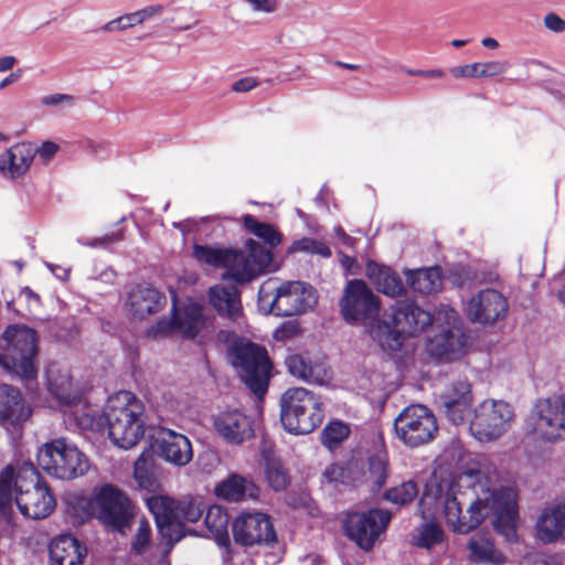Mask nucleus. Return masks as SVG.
Returning a JSON list of instances; mask_svg holds the SVG:
<instances>
[{
  "label": "nucleus",
  "mask_w": 565,
  "mask_h": 565,
  "mask_svg": "<svg viewBox=\"0 0 565 565\" xmlns=\"http://www.w3.org/2000/svg\"><path fill=\"white\" fill-rule=\"evenodd\" d=\"M484 497H477L470 502L467 514L462 513V503L458 500L454 484L440 482L436 484L434 500L443 505L447 524L454 532L469 533L475 530L490 513L493 526L508 542L516 540L518 505L516 493L510 487L498 489L487 488Z\"/></svg>",
  "instance_id": "obj_1"
},
{
  "label": "nucleus",
  "mask_w": 565,
  "mask_h": 565,
  "mask_svg": "<svg viewBox=\"0 0 565 565\" xmlns=\"http://www.w3.org/2000/svg\"><path fill=\"white\" fill-rule=\"evenodd\" d=\"M77 426L87 430H99L105 422L110 441L120 449H131L139 444L146 433L145 406L132 393L121 391L110 396L104 416L83 412L75 413Z\"/></svg>",
  "instance_id": "obj_2"
},
{
  "label": "nucleus",
  "mask_w": 565,
  "mask_h": 565,
  "mask_svg": "<svg viewBox=\"0 0 565 565\" xmlns=\"http://www.w3.org/2000/svg\"><path fill=\"white\" fill-rule=\"evenodd\" d=\"M247 253L242 250L194 244L193 257L201 264L225 268L224 280L249 282L264 274L271 263V252L254 239L246 242Z\"/></svg>",
  "instance_id": "obj_3"
},
{
  "label": "nucleus",
  "mask_w": 565,
  "mask_h": 565,
  "mask_svg": "<svg viewBox=\"0 0 565 565\" xmlns=\"http://www.w3.org/2000/svg\"><path fill=\"white\" fill-rule=\"evenodd\" d=\"M390 321L381 319L369 327L370 337L383 350H398L405 337H415L433 322L431 315L414 301L399 300L391 307Z\"/></svg>",
  "instance_id": "obj_4"
},
{
  "label": "nucleus",
  "mask_w": 565,
  "mask_h": 565,
  "mask_svg": "<svg viewBox=\"0 0 565 565\" xmlns=\"http://www.w3.org/2000/svg\"><path fill=\"white\" fill-rule=\"evenodd\" d=\"M77 507L82 510L81 519L95 518L106 527L126 533L136 514L130 499L117 487L104 484L89 498H79Z\"/></svg>",
  "instance_id": "obj_5"
},
{
  "label": "nucleus",
  "mask_w": 565,
  "mask_h": 565,
  "mask_svg": "<svg viewBox=\"0 0 565 565\" xmlns=\"http://www.w3.org/2000/svg\"><path fill=\"white\" fill-rule=\"evenodd\" d=\"M147 507L156 520L160 535L168 539L171 544L184 536L183 523L198 522L205 510L201 500L177 501L164 495L148 498Z\"/></svg>",
  "instance_id": "obj_6"
},
{
  "label": "nucleus",
  "mask_w": 565,
  "mask_h": 565,
  "mask_svg": "<svg viewBox=\"0 0 565 565\" xmlns=\"http://www.w3.org/2000/svg\"><path fill=\"white\" fill-rule=\"evenodd\" d=\"M323 417L319 396L307 388H289L280 397V422L290 434H310L322 423Z\"/></svg>",
  "instance_id": "obj_7"
},
{
  "label": "nucleus",
  "mask_w": 565,
  "mask_h": 565,
  "mask_svg": "<svg viewBox=\"0 0 565 565\" xmlns=\"http://www.w3.org/2000/svg\"><path fill=\"white\" fill-rule=\"evenodd\" d=\"M258 300L262 307L268 306L269 313L292 317L312 309L318 297L312 286L301 281H286L276 287L267 280L259 288Z\"/></svg>",
  "instance_id": "obj_8"
},
{
  "label": "nucleus",
  "mask_w": 565,
  "mask_h": 565,
  "mask_svg": "<svg viewBox=\"0 0 565 565\" xmlns=\"http://www.w3.org/2000/svg\"><path fill=\"white\" fill-rule=\"evenodd\" d=\"M14 501L21 514L34 520L49 516L55 508L54 495L31 462L17 468Z\"/></svg>",
  "instance_id": "obj_9"
},
{
  "label": "nucleus",
  "mask_w": 565,
  "mask_h": 565,
  "mask_svg": "<svg viewBox=\"0 0 565 565\" xmlns=\"http://www.w3.org/2000/svg\"><path fill=\"white\" fill-rule=\"evenodd\" d=\"M2 340L6 343L11 375L19 377L26 384L35 381L39 354L36 331L25 324H10L4 329Z\"/></svg>",
  "instance_id": "obj_10"
},
{
  "label": "nucleus",
  "mask_w": 565,
  "mask_h": 565,
  "mask_svg": "<svg viewBox=\"0 0 565 565\" xmlns=\"http://www.w3.org/2000/svg\"><path fill=\"white\" fill-rule=\"evenodd\" d=\"M233 367L241 380L257 396L268 387L271 364L265 348L250 341H235L228 349Z\"/></svg>",
  "instance_id": "obj_11"
},
{
  "label": "nucleus",
  "mask_w": 565,
  "mask_h": 565,
  "mask_svg": "<svg viewBox=\"0 0 565 565\" xmlns=\"http://www.w3.org/2000/svg\"><path fill=\"white\" fill-rule=\"evenodd\" d=\"M38 465L50 476L70 480L83 476L88 470V460L78 448L57 438L45 443L38 450Z\"/></svg>",
  "instance_id": "obj_12"
},
{
  "label": "nucleus",
  "mask_w": 565,
  "mask_h": 565,
  "mask_svg": "<svg viewBox=\"0 0 565 565\" xmlns=\"http://www.w3.org/2000/svg\"><path fill=\"white\" fill-rule=\"evenodd\" d=\"M514 418L512 406L502 399H484L473 409L469 429L481 443L499 439L510 428Z\"/></svg>",
  "instance_id": "obj_13"
},
{
  "label": "nucleus",
  "mask_w": 565,
  "mask_h": 565,
  "mask_svg": "<svg viewBox=\"0 0 565 565\" xmlns=\"http://www.w3.org/2000/svg\"><path fill=\"white\" fill-rule=\"evenodd\" d=\"M397 438L411 448L429 443L437 433L438 426L434 414L424 405L415 404L405 407L394 420Z\"/></svg>",
  "instance_id": "obj_14"
},
{
  "label": "nucleus",
  "mask_w": 565,
  "mask_h": 565,
  "mask_svg": "<svg viewBox=\"0 0 565 565\" xmlns=\"http://www.w3.org/2000/svg\"><path fill=\"white\" fill-rule=\"evenodd\" d=\"M343 319L349 323H363L369 327L380 320V301L367 285L361 279L348 281L340 300Z\"/></svg>",
  "instance_id": "obj_15"
},
{
  "label": "nucleus",
  "mask_w": 565,
  "mask_h": 565,
  "mask_svg": "<svg viewBox=\"0 0 565 565\" xmlns=\"http://www.w3.org/2000/svg\"><path fill=\"white\" fill-rule=\"evenodd\" d=\"M392 514L382 509L367 512H349L344 522L345 534L365 551L371 550L385 531Z\"/></svg>",
  "instance_id": "obj_16"
},
{
  "label": "nucleus",
  "mask_w": 565,
  "mask_h": 565,
  "mask_svg": "<svg viewBox=\"0 0 565 565\" xmlns=\"http://www.w3.org/2000/svg\"><path fill=\"white\" fill-rule=\"evenodd\" d=\"M536 437L553 441L565 433V394L554 398L539 399L529 417Z\"/></svg>",
  "instance_id": "obj_17"
},
{
  "label": "nucleus",
  "mask_w": 565,
  "mask_h": 565,
  "mask_svg": "<svg viewBox=\"0 0 565 565\" xmlns=\"http://www.w3.org/2000/svg\"><path fill=\"white\" fill-rule=\"evenodd\" d=\"M509 310L507 297L494 288H484L473 295L467 302V318L483 326H492L505 318Z\"/></svg>",
  "instance_id": "obj_18"
},
{
  "label": "nucleus",
  "mask_w": 565,
  "mask_h": 565,
  "mask_svg": "<svg viewBox=\"0 0 565 565\" xmlns=\"http://www.w3.org/2000/svg\"><path fill=\"white\" fill-rule=\"evenodd\" d=\"M233 536L244 546L276 542V532L269 516L260 512L239 514L233 523Z\"/></svg>",
  "instance_id": "obj_19"
},
{
  "label": "nucleus",
  "mask_w": 565,
  "mask_h": 565,
  "mask_svg": "<svg viewBox=\"0 0 565 565\" xmlns=\"http://www.w3.org/2000/svg\"><path fill=\"white\" fill-rule=\"evenodd\" d=\"M472 401L471 384L467 379L451 382L439 395L440 408L454 425H461L467 420L471 414Z\"/></svg>",
  "instance_id": "obj_20"
},
{
  "label": "nucleus",
  "mask_w": 565,
  "mask_h": 565,
  "mask_svg": "<svg viewBox=\"0 0 565 565\" xmlns=\"http://www.w3.org/2000/svg\"><path fill=\"white\" fill-rule=\"evenodd\" d=\"M215 431L228 444L238 445L253 436L252 419L239 409H228L213 416Z\"/></svg>",
  "instance_id": "obj_21"
},
{
  "label": "nucleus",
  "mask_w": 565,
  "mask_h": 565,
  "mask_svg": "<svg viewBox=\"0 0 565 565\" xmlns=\"http://www.w3.org/2000/svg\"><path fill=\"white\" fill-rule=\"evenodd\" d=\"M160 457L167 462L183 467L193 458L189 438L168 428H161L157 438Z\"/></svg>",
  "instance_id": "obj_22"
},
{
  "label": "nucleus",
  "mask_w": 565,
  "mask_h": 565,
  "mask_svg": "<svg viewBox=\"0 0 565 565\" xmlns=\"http://www.w3.org/2000/svg\"><path fill=\"white\" fill-rule=\"evenodd\" d=\"M34 161L32 142H17L0 153V174L17 180L24 177Z\"/></svg>",
  "instance_id": "obj_23"
},
{
  "label": "nucleus",
  "mask_w": 565,
  "mask_h": 565,
  "mask_svg": "<svg viewBox=\"0 0 565 565\" xmlns=\"http://www.w3.org/2000/svg\"><path fill=\"white\" fill-rule=\"evenodd\" d=\"M466 339L459 329H446L430 338L427 342V353L438 363H447L463 354Z\"/></svg>",
  "instance_id": "obj_24"
},
{
  "label": "nucleus",
  "mask_w": 565,
  "mask_h": 565,
  "mask_svg": "<svg viewBox=\"0 0 565 565\" xmlns=\"http://www.w3.org/2000/svg\"><path fill=\"white\" fill-rule=\"evenodd\" d=\"M167 303L166 296L150 285H137L128 294L126 307L136 318L159 312Z\"/></svg>",
  "instance_id": "obj_25"
},
{
  "label": "nucleus",
  "mask_w": 565,
  "mask_h": 565,
  "mask_svg": "<svg viewBox=\"0 0 565 565\" xmlns=\"http://www.w3.org/2000/svg\"><path fill=\"white\" fill-rule=\"evenodd\" d=\"M46 380L49 391L60 401L61 404L74 408L72 415L75 417L82 415L83 397L72 388V379L67 370L60 369L56 364H51L46 370Z\"/></svg>",
  "instance_id": "obj_26"
},
{
  "label": "nucleus",
  "mask_w": 565,
  "mask_h": 565,
  "mask_svg": "<svg viewBox=\"0 0 565 565\" xmlns=\"http://www.w3.org/2000/svg\"><path fill=\"white\" fill-rule=\"evenodd\" d=\"M209 302L218 316L239 322L243 316L241 292L234 286L214 285L207 292Z\"/></svg>",
  "instance_id": "obj_27"
},
{
  "label": "nucleus",
  "mask_w": 565,
  "mask_h": 565,
  "mask_svg": "<svg viewBox=\"0 0 565 565\" xmlns=\"http://www.w3.org/2000/svg\"><path fill=\"white\" fill-rule=\"evenodd\" d=\"M537 537L544 543L565 539V502L546 507L536 522Z\"/></svg>",
  "instance_id": "obj_28"
},
{
  "label": "nucleus",
  "mask_w": 565,
  "mask_h": 565,
  "mask_svg": "<svg viewBox=\"0 0 565 565\" xmlns=\"http://www.w3.org/2000/svg\"><path fill=\"white\" fill-rule=\"evenodd\" d=\"M87 550L73 535H60L50 545L51 565H81Z\"/></svg>",
  "instance_id": "obj_29"
},
{
  "label": "nucleus",
  "mask_w": 565,
  "mask_h": 565,
  "mask_svg": "<svg viewBox=\"0 0 565 565\" xmlns=\"http://www.w3.org/2000/svg\"><path fill=\"white\" fill-rule=\"evenodd\" d=\"M215 494L227 502H241L257 498L258 488L252 479L232 473L216 484Z\"/></svg>",
  "instance_id": "obj_30"
},
{
  "label": "nucleus",
  "mask_w": 565,
  "mask_h": 565,
  "mask_svg": "<svg viewBox=\"0 0 565 565\" xmlns=\"http://www.w3.org/2000/svg\"><path fill=\"white\" fill-rule=\"evenodd\" d=\"M366 275L376 290L388 297L395 298L406 292L402 278L387 266L371 262L366 265Z\"/></svg>",
  "instance_id": "obj_31"
},
{
  "label": "nucleus",
  "mask_w": 565,
  "mask_h": 565,
  "mask_svg": "<svg viewBox=\"0 0 565 565\" xmlns=\"http://www.w3.org/2000/svg\"><path fill=\"white\" fill-rule=\"evenodd\" d=\"M29 416L30 409L24 406L20 391L8 384H0V420L19 424Z\"/></svg>",
  "instance_id": "obj_32"
},
{
  "label": "nucleus",
  "mask_w": 565,
  "mask_h": 565,
  "mask_svg": "<svg viewBox=\"0 0 565 565\" xmlns=\"http://www.w3.org/2000/svg\"><path fill=\"white\" fill-rule=\"evenodd\" d=\"M404 274L412 290L420 295L436 292L441 286L438 267L407 269Z\"/></svg>",
  "instance_id": "obj_33"
},
{
  "label": "nucleus",
  "mask_w": 565,
  "mask_h": 565,
  "mask_svg": "<svg viewBox=\"0 0 565 565\" xmlns=\"http://www.w3.org/2000/svg\"><path fill=\"white\" fill-rule=\"evenodd\" d=\"M177 331L183 337L194 338L204 324L202 306L189 303L174 316Z\"/></svg>",
  "instance_id": "obj_34"
},
{
  "label": "nucleus",
  "mask_w": 565,
  "mask_h": 565,
  "mask_svg": "<svg viewBox=\"0 0 565 565\" xmlns=\"http://www.w3.org/2000/svg\"><path fill=\"white\" fill-rule=\"evenodd\" d=\"M288 371L295 377L307 383L322 384L324 382L326 372L319 364L307 362L301 355L295 354L286 359Z\"/></svg>",
  "instance_id": "obj_35"
},
{
  "label": "nucleus",
  "mask_w": 565,
  "mask_h": 565,
  "mask_svg": "<svg viewBox=\"0 0 565 565\" xmlns=\"http://www.w3.org/2000/svg\"><path fill=\"white\" fill-rule=\"evenodd\" d=\"M471 557L478 563L502 565L505 562L503 554L486 537H472L469 542Z\"/></svg>",
  "instance_id": "obj_36"
},
{
  "label": "nucleus",
  "mask_w": 565,
  "mask_h": 565,
  "mask_svg": "<svg viewBox=\"0 0 565 565\" xmlns=\"http://www.w3.org/2000/svg\"><path fill=\"white\" fill-rule=\"evenodd\" d=\"M17 469L8 465L0 471V519L12 510L13 493L15 494Z\"/></svg>",
  "instance_id": "obj_37"
},
{
  "label": "nucleus",
  "mask_w": 565,
  "mask_h": 565,
  "mask_svg": "<svg viewBox=\"0 0 565 565\" xmlns=\"http://www.w3.org/2000/svg\"><path fill=\"white\" fill-rule=\"evenodd\" d=\"M228 521L230 518L227 513L218 505L210 507L204 519L206 527L218 543L228 541Z\"/></svg>",
  "instance_id": "obj_38"
},
{
  "label": "nucleus",
  "mask_w": 565,
  "mask_h": 565,
  "mask_svg": "<svg viewBox=\"0 0 565 565\" xmlns=\"http://www.w3.org/2000/svg\"><path fill=\"white\" fill-rule=\"evenodd\" d=\"M388 477V457L385 451H379L369 458V478L372 490L379 491Z\"/></svg>",
  "instance_id": "obj_39"
},
{
  "label": "nucleus",
  "mask_w": 565,
  "mask_h": 565,
  "mask_svg": "<svg viewBox=\"0 0 565 565\" xmlns=\"http://www.w3.org/2000/svg\"><path fill=\"white\" fill-rule=\"evenodd\" d=\"M265 476L269 487L275 491L287 489L290 479L280 460L265 457Z\"/></svg>",
  "instance_id": "obj_40"
},
{
  "label": "nucleus",
  "mask_w": 565,
  "mask_h": 565,
  "mask_svg": "<svg viewBox=\"0 0 565 565\" xmlns=\"http://www.w3.org/2000/svg\"><path fill=\"white\" fill-rule=\"evenodd\" d=\"M243 223L246 230L262 238L266 244L269 245L270 248L279 245L281 237L273 225L260 223L249 214L244 215Z\"/></svg>",
  "instance_id": "obj_41"
},
{
  "label": "nucleus",
  "mask_w": 565,
  "mask_h": 565,
  "mask_svg": "<svg viewBox=\"0 0 565 565\" xmlns=\"http://www.w3.org/2000/svg\"><path fill=\"white\" fill-rule=\"evenodd\" d=\"M350 427L341 420L330 422L321 433V443L329 450H334L349 437Z\"/></svg>",
  "instance_id": "obj_42"
},
{
  "label": "nucleus",
  "mask_w": 565,
  "mask_h": 565,
  "mask_svg": "<svg viewBox=\"0 0 565 565\" xmlns=\"http://www.w3.org/2000/svg\"><path fill=\"white\" fill-rule=\"evenodd\" d=\"M418 491L417 483L409 480L387 490L384 498L394 504L405 505L411 503L418 495Z\"/></svg>",
  "instance_id": "obj_43"
},
{
  "label": "nucleus",
  "mask_w": 565,
  "mask_h": 565,
  "mask_svg": "<svg viewBox=\"0 0 565 565\" xmlns=\"http://www.w3.org/2000/svg\"><path fill=\"white\" fill-rule=\"evenodd\" d=\"M414 544L418 547L430 548L443 540V530L434 522L422 524L414 536Z\"/></svg>",
  "instance_id": "obj_44"
},
{
  "label": "nucleus",
  "mask_w": 565,
  "mask_h": 565,
  "mask_svg": "<svg viewBox=\"0 0 565 565\" xmlns=\"http://www.w3.org/2000/svg\"><path fill=\"white\" fill-rule=\"evenodd\" d=\"M151 543V527L149 522L142 518L139 520L138 529L131 541V551L135 554H143Z\"/></svg>",
  "instance_id": "obj_45"
},
{
  "label": "nucleus",
  "mask_w": 565,
  "mask_h": 565,
  "mask_svg": "<svg viewBox=\"0 0 565 565\" xmlns=\"http://www.w3.org/2000/svg\"><path fill=\"white\" fill-rule=\"evenodd\" d=\"M134 476L138 484L146 489L151 490L156 483L152 473L149 470L148 458L145 454H141L135 462Z\"/></svg>",
  "instance_id": "obj_46"
},
{
  "label": "nucleus",
  "mask_w": 565,
  "mask_h": 565,
  "mask_svg": "<svg viewBox=\"0 0 565 565\" xmlns=\"http://www.w3.org/2000/svg\"><path fill=\"white\" fill-rule=\"evenodd\" d=\"M290 249L292 252H303L309 254H317L322 257H330V248L322 242L310 237H303L292 243Z\"/></svg>",
  "instance_id": "obj_47"
},
{
  "label": "nucleus",
  "mask_w": 565,
  "mask_h": 565,
  "mask_svg": "<svg viewBox=\"0 0 565 565\" xmlns=\"http://www.w3.org/2000/svg\"><path fill=\"white\" fill-rule=\"evenodd\" d=\"M138 25L135 12L122 14L102 26V31L113 33L122 32Z\"/></svg>",
  "instance_id": "obj_48"
},
{
  "label": "nucleus",
  "mask_w": 565,
  "mask_h": 565,
  "mask_svg": "<svg viewBox=\"0 0 565 565\" xmlns=\"http://www.w3.org/2000/svg\"><path fill=\"white\" fill-rule=\"evenodd\" d=\"M509 68L505 61H491L478 63V77H493L503 74Z\"/></svg>",
  "instance_id": "obj_49"
},
{
  "label": "nucleus",
  "mask_w": 565,
  "mask_h": 565,
  "mask_svg": "<svg viewBox=\"0 0 565 565\" xmlns=\"http://www.w3.org/2000/svg\"><path fill=\"white\" fill-rule=\"evenodd\" d=\"M75 103V97L68 94H51L41 98V105L45 107L67 106L72 107Z\"/></svg>",
  "instance_id": "obj_50"
},
{
  "label": "nucleus",
  "mask_w": 565,
  "mask_h": 565,
  "mask_svg": "<svg viewBox=\"0 0 565 565\" xmlns=\"http://www.w3.org/2000/svg\"><path fill=\"white\" fill-rule=\"evenodd\" d=\"M60 147L53 141H44L41 146L33 143L34 158L38 156L42 163L46 164L57 153Z\"/></svg>",
  "instance_id": "obj_51"
},
{
  "label": "nucleus",
  "mask_w": 565,
  "mask_h": 565,
  "mask_svg": "<svg viewBox=\"0 0 565 565\" xmlns=\"http://www.w3.org/2000/svg\"><path fill=\"white\" fill-rule=\"evenodd\" d=\"M177 331V324L174 317L171 320L160 319L157 323L150 327L147 331L148 337L157 338L160 335H166Z\"/></svg>",
  "instance_id": "obj_52"
},
{
  "label": "nucleus",
  "mask_w": 565,
  "mask_h": 565,
  "mask_svg": "<svg viewBox=\"0 0 565 565\" xmlns=\"http://www.w3.org/2000/svg\"><path fill=\"white\" fill-rule=\"evenodd\" d=\"M254 12L274 13L279 9L278 0H244Z\"/></svg>",
  "instance_id": "obj_53"
},
{
  "label": "nucleus",
  "mask_w": 565,
  "mask_h": 565,
  "mask_svg": "<svg viewBox=\"0 0 565 565\" xmlns=\"http://www.w3.org/2000/svg\"><path fill=\"white\" fill-rule=\"evenodd\" d=\"M163 12V7L160 4H153L145 7L138 11H135V15L138 22V25L145 23L146 21L151 20L160 15Z\"/></svg>",
  "instance_id": "obj_54"
},
{
  "label": "nucleus",
  "mask_w": 565,
  "mask_h": 565,
  "mask_svg": "<svg viewBox=\"0 0 565 565\" xmlns=\"http://www.w3.org/2000/svg\"><path fill=\"white\" fill-rule=\"evenodd\" d=\"M345 469L339 465L332 463L328 466L323 471V478L332 483V482H344Z\"/></svg>",
  "instance_id": "obj_55"
},
{
  "label": "nucleus",
  "mask_w": 565,
  "mask_h": 565,
  "mask_svg": "<svg viewBox=\"0 0 565 565\" xmlns=\"http://www.w3.org/2000/svg\"><path fill=\"white\" fill-rule=\"evenodd\" d=\"M121 239V233H113L110 235H105L103 237L94 238L87 243L82 242L78 239L77 242L82 245L89 246V247H106L113 242H117Z\"/></svg>",
  "instance_id": "obj_56"
},
{
  "label": "nucleus",
  "mask_w": 565,
  "mask_h": 565,
  "mask_svg": "<svg viewBox=\"0 0 565 565\" xmlns=\"http://www.w3.org/2000/svg\"><path fill=\"white\" fill-rule=\"evenodd\" d=\"M258 81L253 76L243 77L232 84V90L236 93H247L258 86Z\"/></svg>",
  "instance_id": "obj_57"
},
{
  "label": "nucleus",
  "mask_w": 565,
  "mask_h": 565,
  "mask_svg": "<svg viewBox=\"0 0 565 565\" xmlns=\"http://www.w3.org/2000/svg\"><path fill=\"white\" fill-rule=\"evenodd\" d=\"M544 25L556 33L565 31V21L555 13H548L545 15Z\"/></svg>",
  "instance_id": "obj_58"
},
{
  "label": "nucleus",
  "mask_w": 565,
  "mask_h": 565,
  "mask_svg": "<svg viewBox=\"0 0 565 565\" xmlns=\"http://www.w3.org/2000/svg\"><path fill=\"white\" fill-rule=\"evenodd\" d=\"M450 72L454 77H478V63L456 66Z\"/></svg>",
  "instance_id": "obj_59"
},
{
  "label": "nucleus",
  "mask_w": 565,
  "mask_h": 565,
  "mask_svg": "<svg viewBox=\"0 0 565 565\" xmlns=\"http://www.w3.org/2000/svg\"><path fill=\"white\" fill-rule=\"evenodd\" d=\"M403 71L407 75L412 76H423L428 78H439L445 75V73L441 70H412V68H403Z\"/></svg>",
  "instance_id": "obj_60"
},
{
  "label": "nucleus",
  "mask_w": 565,
  "mask_h": 565,
  "mask_svg": "<svg viewBox=\"0 0 565 565\" xmlns=\"http://www.w3.org/2000/svg\"><path fill=\"white\" fill-rule=\"evenodd\" d=\"M198 223L199 222L195 218H185L180 222H174L173 226L179 228L182 234L185 235L186 233L192 232L198 226Z\"/></svg>",
  "instance_id": "obj_61"
},
{
  "label": "nucleus",
  "mask_w": 565,
  "mask_h": 565,
  "mask_svg": "<svg viewBox=\"0 0 565 565\" xmlns=\"http://www.w3.org/2000/svg\"><path fill=\"white\" fill-rule=\"evenodd\" d=\"M17 63V58L12 55L0 57V73H4L13 68Z\"/></svg>",
  "instance_id": "obj_62"
},
{
  "label": "nucleus",
  "mask_w": 565,
  "mask_h": 565,
  "mask_svg": "<svg viewBox=\"0 0 565 565\" xmlns=\"http://www.w3.org/2000/svg\"><path fill=\"white\" fill-rule=\"evenodd\" d=\"M47 268L51 270V273L57 277L58 279L66 280L68 277V270L65 268H62L60 266H55L52 264H46Z\"/></svg>",
  "instance_id": "obj_63"
},
{
  "label": "nucleus",
  "mask_w": 565,
  "mask_h": 565,
  "mask_svg": "<svg viewBox=\"0 0 565 565\" xmlns=\"http://www.w3.org/2000/svg\"><path fill=\"white\" fill-rule=\"evenodd\" d=\"M21 77L20 73H11L0 82V89L13 84Z\"/></svg>",
  "instance_id": "obj_64"
}]
</instances>
